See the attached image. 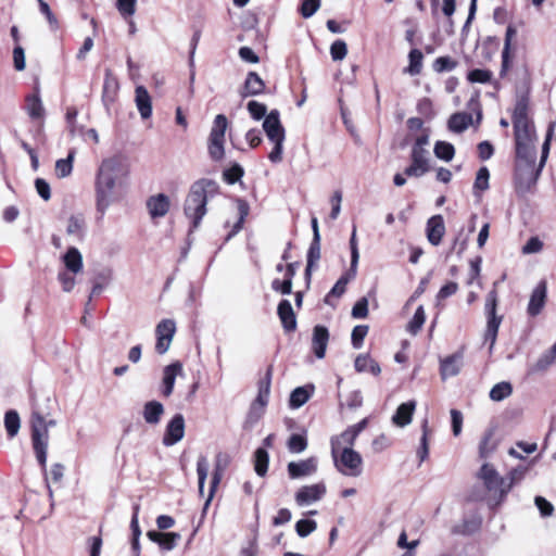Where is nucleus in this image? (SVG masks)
Returning a JSON list of instances; mask_svg holds the SVG:
<instances>
[{
    "mask_svg": "<svg viewBox=\"0 0 556 556\" xmlns=\"http://www.w3.org/2000/svg\"><path fill=\"white\" fill-rule=\"evenodd\" d=\"M129 169L121 156H112L103 160L98 168L96 177L97 208L104 213L112 203L113 192L117 186L128 176Z\"/></svg>",
    "mask_w": 556,
    "mask_h": 556,
    "instance_id": "nucleus-1",
    "label": "nucleus"
},
{
    "mask_svg": "<svg viewBox=\"0 0 556 556\" xmlns=\"http://www.w3.org/2000/svg\"><path fill=\"white\" fill-rule=\"evenodd\" d=\"M217 192L218 185L212 179L201 178L191 185L184 203V213L190 219L192 229H197L200 226L202 218L206 214L208 199Z\"/></svg>",
    "mask_w": 556,
    "mask_h": 556,
    "instance_id": "nucleus-2",
    "label": "nucleus"
},
{
    "mask_svg": "<svg viewBox=\"0 0 556 556\" xmlns=\"http://www.w3.org/2000/svg\"><path fill=\"white\" fill-rule=\"evenodd\" d=\"M513 125L515 132L516 152L536 151L534 146L535 131L528 116L527 106L518 103L514 111Z\"/></svg>",
    "mask_w": 556,
    "mask_h": 556,
    "instance_id": "nucleus-3",
    "label": "nucleus"
},
{
    "mask_svg": "<svg viewBox=\"0 0 556 556\" xmlns=\"http://www.w3.org/2000/svg\"><path fill=\"white\" fill-rule=\"evenodd\" d=\"M536 151L516 152L515 182L519 192L535 185L542 168L535 166Z\"/></svg>",
    "mask_w": 556,
    "mask_h": 556,
    "instance_id": "nucleus-4",
    "label": "nucleus"
},
{
    "mask_svg": "<svg viewBox=\"0 0 556 556\" xmlns=\"http://www.w3.org/2000/svg\"><path fill=\"white\" fill-rule=\"evenodd\" d=\"M263 129L268 140L274 143V148L268 154L269 161L273 163H280L282 161L286 132L277 110H273L266 115L263 122Z\"/></svg>",
    "mask_w": 556,
    "mask_h": 556,
    "instance_id": "nucleus-5",
    "label": "nucleus"
},
{
    "mask_svg": "<svg viewBox=\"0 0 556 556\" xmlns=\"http://www.w3.org/2000/svg\"><path fill=\"white\" fill-rule=\"evenodd\" d=\"M30 427H31V443L33 448L36 454V458L40 464L41 468L46 469L47 464V451L49 443V430L48 424L45 417L33 409L30 417Z\"/></svg>",
    "mask_w": 556,
    "mask_h": 556,
    "instance_id": "nucleus-6",
    "label": "nucleus"
},
{
    "mask_svg": "<svg viewBox=\"0 0 556 556\" xmlns=\"http://www.w3.org/2000/svg\"><path fill=\"white\" fill-rule=\"evenodd\" d=\"M227 128V117L224 114L216 115L207 138V153L211 160L215 162L222 161L225 156Z\"/></svg>",
    "mask_w": 556,
    "mask_h": 556,
    "instance_id": "nucleus-7",
    "label": "nucleus"
},
{
    "mask_svg": "<svg viewBox=\"0 0 556 556\" xmlns=\"http://www.w3.org/2000/svg\"><path fill=\"white\" fill-rule=\"evenodd\" d=\"M334 467L346 477H358L363 472V458L354 450L343 448L336 455H331Z\"/></svg>",
    "mask_w": 556,
    "mask_h": 556,
    "instance_id": "nucleus-8",
    "label": "nucleus"
},
{
    "mask_svg": "<svg viewBox=\"0 0 556 556\" xmlns=\"http://www.w3.org/2000/svg\"><path fill=\"white\" fill-rule=\"evenodd\" d=\"M270 383H271V369H267L265 376L258 381V392L255 401L251 405L249 417L250 419L257 420L264 413V408L266 407L269 394H270Z\"/></svg>",
    "mask_w": 556,
    "mask_h": 556,
    "instance_id": "nucleus-9",
    "label": "nucleus"
},
{
    "mask_svg": "<svg viewBox=\"0 0 556 556\" xmlns=\"http://www.w3.org/2000/svg\"><path fill=\"white\" fill-rule=\"evenodd\" d=\"M176 331V324L172 319H163L161 320L155 329L156 333V344L155 351L159 354H165L173 341L174 334Z\"/></svg>",
    "mask_w": 556,
    "mask_h": 556,
    "instance_id": "nucleus-10",
    "label": "nucleus"
},
{
    "mask_svg": "<svg viewBox=\"0 0 556 556\" xmlns=\"http://www.w3.org/2000/svg\"><path fill=\"white\" fill-rule=\"evenodd\" d=\"M428 170V151L420 147H414L412 150V164L405 169V175L420 177Z\"/></svg>",
    "mask_w": 556,
    "mask_h": 556,
    "instance_id": "nucleus-11",
    "label": "nucleus"
},
{
    "mask_svg": "<svg viewBox=\"0 0 556 556\" xmlns=\"http://www.w3.org/2000/svg\"><path fill=\"white\" fill-rule=\"evenodd\" d=\"M480 478L483 480L484 485L490 491L500 492L504 494L510 489V484H505L504 479L498 477L494 468L488 464H484L480 469Z\"/></svg>",
    "mask_w": 556,
    "mask_h": 556,
    "instance_id": "nucleus-12",
    "label": "nucleus"
},
{
    "mask_svg": "<svg viewBox=\"0 0 556 556\" xmlns=\"http://www.w3.org/2000/svg\"><path fill=\"white\" fill-rule=\"evenodd\" d=\"M185 434V419L181 414L175 415L166 426L163 444L172 446L179 442Z\"/></svg>",
    "mask_w": 556,
    "mask_h": 556,
    "instance_id": "nucleus-13",
    "label": "nucleus"
},
{
    "mask_svg": "<svg viewBox=\"0 0 556 556\" xmlns=\"http://www.w3.org/2000/svg\"><path fill=\"white\" fill-rule=\"evenodd\" d=\"M326 493L324 483L302 486L295 494V502L299 506H304L319 501Z\"/></svg>",
    "mask_w": 556,
    "mask_h": 556,
    "instance_id": "nucleus-14",
    "label": "nucleus"
},
{
    "mask_svg": "<svg viewBox=\"0 0 556 556\" xmlns=\"http://www.w3.org/2000/svg\"><path fill=\"white\" fill-rule=\"evenodd\" d=\"M182 375V364L180 362L172 363L164 367L162 378V394L168 397L174 390L175 380Z\"/></svg>",
    "mask_w": 556,
    "mask_h": 556,
    "instance_id": "nucleus-15",
    "label": "nucleus"
},
{
    "mask_svg": "<svg viewBox=\"0 0 556 556\" xmlns=\"http://www.w3.org/2000/svg\"><path fill=\"white\" fill-rule=\"evenodd\" d=\"M317 470V458L309 457L300 462L288 464V473L291 479H298L313 475Z\"/></svg>",
    "mask_w": 556,
    "mask_h": 556,
    "instance_id": "nucleus-16",
    "label": "nucleus"
},
{
    "mask_svg": "<svg viewBox=\"0 0 556 556\" xmlns=\"http://www.w3.org/2000/svg\"><path fill=\"white\" fill-rule=\"evenodd\" d=\"M516 36H517L516 27L511 24L508 25L506 28L504 47H503V51H502V65H501V71H500L501 77L505 76L510 68L511 46H513V40L515 39Z\"/></svg>",
    "mask_w": 556,
    "mask_h": 556,
    "instance_id": "nucleus-17",
    "label": "nucleus"
},
{
    "mask_svg": "<svg viewBox=\"0 0 556 556\" xmlns=\"http://www.w3.org/2000/svg\"><path fill=\"white\" fill-rule=\"evenodd\" d=\"M170 207L169 198L164 193L152 195L147 201V208L152 218L165 216Z\"/></svg>",
    "mask_w": 556,
    "mask_h": 556,
    "instance_id": "nucleus-18",
    "label": "nucleus"
},
{
    "mask_svg": "<svg viewBox=\"0 0 556 556\" xmlns=\"http://www.w3.org/2000/svg\"><path fill=\"white\" fill-rule=\"evenodd\" d=\"M427 238L432 245H439L445 233V225L441 215H434L427 222Z\"/></svg>",
    "mask_w": 556,
    "mask_h": 556,
    "instance_id": "nucleus-19",
    "label": "nucleus"
},
{
    "mask_svg": "<svg viewBox=\"0 0 556 556\" xmlns=\"http://www.w3.org/2000/svg\"><path fill=\"white\" fill-rule=\"evenodd\" d=\"M328 341V329L320 325L315 326L313 330L312 349L317 358H323L325 356Z\"/></svg>",
    "mask_w": 556,
    "mask_h": 556,
    "instance_id": "nucleus-20",
    "label": "nucleus"
},
{
    "mask_svg": "<svg viewBox=\"0 0 556 556\" xmlns=\"http://www.w3.org/2000/svg\"><path fill=\"white\" fill-rule=\"evenodd\" d=\"M463 365V353L457 352L441 361L440 372L442 379L458 375Z\"/></svg>",
    "mask_w": 556,
    "mask_h": 556,
    "instance_id": "nucleus-21",
    "label": "nucleus"
},
{
    "mask_svg": "<svg viewBox=\"0 0 556 556\" xmlns=\"http://www.w3.org/2000/svg\"><path fill=\"white\" fill-rule=\"evenodd\" d=\"M135 102L141 118L147 119L152 115V99L143 86H137L135 90Z\"/></svg>",
    "mask_w": 556,
    "mask_h": 556,
    "instance_id": "nucleus-22",
    "label": "nucleus"
},
{
    "mask_svg": "<svg viewBox=\"0 0 556 556\" xmlns=\"http://www.w3.org/2000/svg\"><path fill=\"white\" fill-rule=\"evenodd\" d=\"M277 313L286 331H294L296 329L295 314L288 300L280 301Z\"/></svg>",
    "mask_w": 556,
    "mask_h": 556,
    "instance_id": "nucleus-23",
    "label": "nucleus"
},
{
    "mask_svg": "<svg viewBox=\"0 0 556 556\" xmlns=\"http://www.w3.org/2000/svg\"><path fill=\"white\" fill-rule=\"evenodd\" d=\"M119 85L117 78L113 75L111 70H105L102 99L106 106L115 101Z\"/></svg>",
    "mask_w": 556,
    "mask_h": 556,
    "instance_id": "nucleus-24",
    "label": "nucleus"
},
{
    "mask_svg": "<svg viewBox=\"0 0 556 556\" xmlns=\"http://www.w3.org/2000/svg\"><path fill=\"white\" fill-rule=\"evenodd\" d=\"M546 299V285L545 282H540L534 290L532 291L529 304H528V313L531 316H536L542 311Z\"/></svg>",
    "mask_w": 556,
    "mask_h": 556,
    "instance_id": "nucleus-25",
    "label": "nucleus"
},
{
    "mask_svg": "<svg viewBox=\"0 0 556 556\" xmlns=\"http://www.w3.org/2000/svg\"><path fill=\"white\" fill-rule=\"evenodd\" d=\"M147 536L154 543H157L160 547H162L165 551H172L176 544L177 541L180 540V534L176 532H157L154 530L148 531Z\"/></svg>",
    "mask_w": 556,
    "mask_h": 556,
    "instance_id": "nucleus-26",
    "label": "nucleus"
},
{
    "mask_svg": "<svg viewBox=\"0 0 556 556\" xmlns=\"http://www.w3.org/2000/svg\"><path fill=\"white\" fill-rule=\"evenodd\" d=\"M356 439L350 428L345 429L339 435L332 437L330 440L331 455H336L338 452L343 451V448L353 450Z\"/></svg>",
    "mask_w": 556,
    "mask_h": 556,
    "instance_id": "nucleus-27",
    "label": "nucleus"
},
{
    "mask_svg": "<svg viewBox=\"0 0 556 556\" xmlns=\"http://www.w3.org/2000/svg\"><path fill=\"white\" fill-rule=\"evenodd\" d=\"M264 90H265L264 80L258 76L257 73L250 72L247 75L241 96L243 98L251 97V96H257V94L263 93Z\"/></svg>",
    "mask_w": 556,
    "mask_h": 556,
    "instance_id": "nucleus-28",
    "label": "nucleus"
},
{
    "mask_svg": "<svg viewBox=\"0 0 556 556\" xmlns=\"http://www.w3.org/2000/svg\"><path fill=\"white\" fill-rule=\"evenodd\" d=\"M416 408L415 401H408L406 403H402L395 414L392 417V421L394 425L399 427H405L412 421L413 414Z\"/></svg>",
    "mask_w": 556,
    "mask_h": 556,
    "instance_id": "nucleus-29",
    "label": "nucleus"
},
{
    "mask_svg": "<svg viewBox=\"0 0 556 556\" xmlns=\"http://www.w3.org/2000/svg\"><path fill=\"white\" fill-rule=\"evenodd\" d=\"M164 414V406L157 401L147 402L143 406L142 416L147 424L157 425Z\"/></svg>",
    "mask_w": 556,
    "mask_h": 556,
    "instance_id": "nucleus-30",
    "label": "nucleus"
},
{
    "mask_svg": "<svg viewBox=\"0 0 556 556\" xmlns=\"http://www.w3.org/2000/svg\"><path fill=\"white\" fill-rule=\"evenodd\" d=\"M63 263L68 271L78 274L83 270V256L78 249L70 248L63 256Z\"/></svg>",
    "mask_w": 556,
    "mask_h": 556,
    "instance_id": "nucleus-31",
    "label": "nucleus"
},
{
    "mask_svg": "<svg viewBox=\"0 0 556 556\" xmlns=\"http://www.w3.org/2000/svg\"><path fill=\"white\" fill-rule=\"evenodd\" d=\"M86 231V223L80 215L71 216L67 220L66 233L76 241L83 240Z\"/></svg>",
    "mask_w": 556,
    "mask_h": 556,
    "instance_id": "nucleus-32",
    "label": "nucleus"
},
{
    "mask_svg": "<svg viewBox=\"0 0 556 556\" xmlns=\"http://www.w3.org/2000/svg\"><path fill=\"white\" fill-rule=\"evenodd\" d=\"M472 115L470 113L458 112L448 119V129L453 132H463L472 125Z\"/></svg>",
    "mask_w": 556,
    "mask_h": 556,
    "instance_id": "nucleus-33",
    "label": "nucleus"
},
{
    "mask_svg": "<svg viewBox=\"0 0 556 556\" xmlns=\"http://www.w3.org/2000/svg\"><path fill=\"white\" fill-rule=\"evenodd\" d=\"M26 111L30 118L42 119L45 116V108L38 93L29 94L26 98Z\"/></svg>",
    "mask_w": 556,
    "mask_h": 556,
    "instance_id": "nucleus-34",
    "label": "nucleus"
},
{
    "mask_svg": "<svg viewBox=\"0 0 556 556\" xmlns=\"http://www.w3.org/2000/svg\"><path fill=\"white\" fill-rule=\"evenodd\" d=\"M355 369L358 372L369 371L378 376L381 371L380 366L368 354H361L356 357L354 363Z\"/></svg>",
    "mask_w": 556,
    "mask_h": 556,
    "instance_id": "nucleus-35",
    "label": "nucleus"
},
{
    "mask_svg": "<svg viewBox=\"0 0 556 556\" xmlns=\"http://www.w3.org/2000/svg\"><path fill=\"white\" fill-rule=\"evenodd\" d=\"M356 270L353 269V267H350V270L345 273L343 276L340 277V279L336 282V285L332 287L328 295L326 296V302H328L330 296H341L345 292L346 285L355 278Z\"/></svg>",
    "mask_w": 556,
    "mask_h": 556,
    "instance_id": "nucleus-36",
    "label": "nucleus"
},
{
    "mask_svg": "<svg viewBox=\"0 0 556 556\" xmlns=\"http://www.w3.org/2000/svg\"><path fill=\"white\" fill-rule=\"evenodd\" d=\"M225 458L226 459V454H223V453H219L217 456H216V464H215V470H214V473H213V477H212V482H211V488H210V494H208V497L205 502V505H204V509L207 508V506L210 505L213 496H214V493L217 489V485L219 484L220 480H222V477H223V467H220V460Z\"/></svg>",
    "mask_w": 556,
    "mask_h": 556,
    "instance_id": "nucleus-37",
    "label": "nucleus"
},
{
    "mask_svg": "<svg viewBox=\"0 0 556 556\" xmlns=\"http://www.w3.org/2000/svg\"><path fill=\"white\" fill-rule=\"evenodd\" d=\"M496 285H497V282H494V288L486 295L484 311H485L488 320L494 319V320L502 321V317L496 315V307H497V292L495 289Z\"/></svg>",
    "mask_w": 556,
    "mask_h": 556,
    "instance_id": "nucleus-38",
    "label": "nucleus"
},
{
    "mask_svg": "<svg viewBox=\"0 0 556 556\" xmlns=\"http://www.w3.org/2000/svg\"><path fill=\"white\" fill-rule=\"evenodd\" d=\"M75 151H70L66 159H60L55 162V175L58 178H65L72 174Z\"/></svg>",
    "mask_w": 556,
    "mask_h": 556,
    "instance_id": "nucleus-39",
    "label": "nucleus"
},
{
    "mask_svg": "<svg viewBox=\"0 0 556 556\" xmlns=\"http://www.w3.org/2000/svg\"><path fill=\"white\" fill-rule=\"evenodd\" d=\"M4 427L9 438H14L21 428V419L16 410H8L4 415Z\"/></svg>",
    "mask_w": 556,
    "mask_h": 556,
    "instance_id": "nucleus-40",
    "label": "nucleus"
},
{
    "mask_svg": "<svg viewBox=\"0 0 556 556\" xmlns=\"http://www.w3.org/2000/svg\"><path fill=\"white\" fill-rule=\"evenodd\" d=\"M513 393V387L507 381H502L493 386L490 391V399L494 402H501Z\"/></svg>",
    "mask_w": 556,
    "mask_h": 556,
    "instance_id": "nucleus-41",
    "label": "nucleus"
},
{
    "mask_svg": "<svg viewBox=\"0 0 556 556\" xmlns=\"http://www.w3.org/2000/svg\"><path fill=\"white\" fill-rule=\"evenodd\" d=\"M254 469L255 472L263 477L266 475L268 469L269 456L265 448H257L254 454Z\"/></svg>",
    "mask_w": 556,
    "mask_h": 556,
    "instance_id": "nucleus-42",
    "label": "nucleus"
},
{
    "mask_svg": "<svg viewBox=\"0 0 556 556\" xmlns=\"http://www.w3.org/2000/svg\"><path fill=\"white\" fill-rule=\"evenodd\" d=\"M434 155L445 162L453 160L455 154L454 146L446 141H437L433 149Z\"/></svg>",
    "mask_w": 556,
    "mask_h": 556,
    "instance_id": "nucleus-43",
    "label": "nucleus"
},
{
    "mask_svg": "<svg viewBox=\"0 0 556 556\" xmlns=\"http://www.w3.org/2000/svg\"><path fill=\"white\" fill-rule=\"evenodd\" d=\"M311 397V393L304 387L295 388L290 395L289 404L292 408H299L304 405Z\"/></svg>",
    "mask_w": 556,
    "mask_h": 556,
    "instance_id": "nucleus-44",
    "label": "nucleus"
},
{
    "mask_svg": "<svg viewBox=\"0 0 556 556\" xmlns=\"http://www.w3.org/2000/svg\"><path fill=\"white\" fill-rule=\"evenodd\" d=\"M287 447L293 454L302 453L307 447V439L303 434L294 433L289 438Z\"/></svg>",
    "mask_w": 556,
    "mask_h": 556,
    "instance_id": "nucleus-45",
    "label": "nucleus"
},
{
    "mask_svg": "<svg viewBox=\"0 0 556 556\" xmlns=\"http://www.w3.org/2000/svg\"><path fill=\"white\" fill-rule=\"evenodd\" d=\"M197 473H198V484H199V493L201 495H203V492H204V484H205V480L207 478V475H208V462L206 459V457L204 456H200L198 458V463H197Z\"/></svg>",
    "mask_w": 556,
    "mask_h": 556,
    "instance_id": "nucleus-46",
    "label": "nucleus"
},
{
    "mask_svg": "<svg viewBox=\"0 0 556 556\" xmlns=\"http://www.w3.org/2000/svg\"><path fill=\"white\" fill-rule=\"evenodd\" d=\"M320 258V240H312L311 247L307 252V265H306V275H309L311 269Z\"/></svg>",
    "mask_w": 556,
    "mask_h": 556,
    "instance_id": "nucleus-47",
    "label": "nucleus"
},
{
    "mask_svg": "<svg viewBox=\"0 0 556 556\" xmlns=\"http://www.w3.org/2000/svg\"><path fill=\"white\" fill-rule=\"evenodd\" d=\"M425 320H426V314H425V309H424V306H418L412 320L408 323L407 325V330L412 333V334H416L422 327V325L425 324Z\"/></svg>",
    "mask_w": 556,
    "mask_h": 556,
    "instance_id": "nucleus-48",
    "label": "nucleus"
},
{
    "mask_svg": "<svg viewBox=\"0 0 556 556\" xmlns=\"http://www.w3.org/2000/svg\"><path fill=\"white\" fill-rule=\"evenodd\" d=\"M408 58L409 66L407 67V72L410 75H418L422 67V53L418 49H413L409 52Z\"/></svg>",
    "mask_w": 556,
    "mask_h": 556,
    "instance_id": "nucleus-49",
    "label": "nucleus"
},
{
    "mask_svg": "<svg viewBox=\"0 0 556 556\" xmlns=\"http://www.w3.org/2000/svg\"><path fill=\"white\" fill-rule=\"evenodd\" d=\"M421 428H422V435L420 439V445L417 450V455L419 456L420 462H424L428 457V454H429L428 435L430 433V430L428 428L427 420H425L422 422Z\"/></svg>",
    "mask_w": 556,
    "mask_h": 556,
    "instance_id": "nucleus-50",
    "label": "nucleus"
},
{
    "mask_svg": "<svg viewBox=\"0 0 556 556\" xmlns=\"http://www.w3.org/2000/svg\"><path fill=\"white\" fill-rule=\"evenodd\" d=\"M317 528V523L315 520L311 519H301L295 525V531L299 536L306 538L312 532H314Z\"/></svg>",
    "mask_w": 556,
    "mask_h": 556,
    "instance_id": "nucleus-51",
    "label": "nucleus"
},
{
    "mask_svg": "<svg viewBox=\"0 0 556 556\" xmlns=\"http://www.w3.org/2000/svg\"><path fill=\"white\" fill-rule=\"evenodd\" d=\"M320 8V0H301L300 13L304 18L313 16Z\"/></svg>",
    "mask_w": 556,
    "mask_h": 556,
    "instance_id": "nucleus-52",
    "label": "nucleus"
},
{
    "mask_svg": "<svg viewBox=\"0 0 556 556\" xmlns=\"http://www.w3.org/2000/svg\"><path fill=\"white\" fill-rule=\"evenodd\" d=\"M501 323H502L501 320H494V319L486 321L484 339H485V341H490V350H492L495 344Z\"/></svg>",
    "mask_w": 556,
    "mask_h": 556,
    "instance_id": "nucleus-53",
    "label": "nucleus"
},
{
    "mask_svg": "<svg viewBox=\"0 0 556 556\" xmlns=\"http://www.w3.org/2000/svg\"><path fill=\"white\" fill-rule=\"evenodd\" d=\"M348 54L345 41L338 39L330 47V55L333 61H342Z\"/></svg>",
    "mask_w": 556,
    "mask_h": 556,
    "instance_id": "nucleus-54",
    "label": "nucleus"
},
{
    "mask_svg": "<svg viewBox=\"0 0 556 556\" xmlns=\"http://www.w3.org/2000/svg\"><path fill=\"white\" fill-rule=\"evenodd\" d=\"M556 358V355L549 350L544 353L535 364L531 367V372H539L545 370Z\"/></svg>",
    "mask_w": 556,
    "mask_h": 556,
    "instance_id": "nucleus-55",
    "label": "nucleus"
},
{
    "mask_svg": "<svg viewBox=\"0 0 556 556\" xmlns=\"http://www.w3.org/2000/svg\"><path fill=\"white\" fill-rule=\"evenodd\" d=\"M247 109H248L250 115L256 121H260L263 117H266V115H267L266 105L261 102L254 101V100H252L248 103Z\"/></svg>",
    "mask_w": 556,
    "mask_h": 556,
    "instance_id": "nucleus-56",
    "label": "nucleus"
},
{
    "mask_svg": "<svg viewBox=\"0 0 556 556\" xmlns=\"http://www.w3.org/2000/svg\"><path fill=\"white\" fill-rule=\"evenodd\" d=\"M456 66L457 62L450 56H440L433 63L434 71L439 73L453 71Z\"/></svg>",
    "mask_w": 556,
    "mask_h": 556,
    "instance_id": "nucleus-57",
    "label": "nucleus"
},
{
    "mask_svg": "<svg viewBox=\"0 0 556 556\" xmlns=\"http://www.w3.org/2000/svg\"><path fill=\"white\" fill-rule=\"evenodd\" d=\"M467 78L471 83L485 84L491 80L492 72L489 70H480V68L472 70L468 73Z\"/></svg>",
    "mask_w": 556,
    "mask_h": 556,
    "instance_id": "nucleus-58",
    "label": "nucleus"
},
{
    "mask_svg": "<svg viewBox=\"0 0 556 556\" xmlns=\"http://www.w3.org/2000/svg\"><path fill=\"white\" fill-rule=\"evenodd\" d=\"M489 178H490L489 169L486 167H481L478 170L477 176H476V180L473 184L475 190H480V191L486 190L489 188Z\"/></svg>",
    "mask_w": 556,
    "mask_h": 556,
    "instance_id": "nucleus-59",
    "label": "nucleus"
},
{
    "mask_svg": "<svg viewBox=\"0 0 556 556\" xmlns=\"http://www.w3.org/2000/svg\"><path fill=\"white\" fill-rule=\"evenodd\" d=\"M368 332V326L365 325H358L354 327L352 331V344L355 349H359L363 344L364 338L367 336Z\"/></svg>",
    "mask_w": 556,
    "mask_h": 556,
    "instance_id": "nucleus-60",
    "label": "nucleus"
},
{
    "mask_svg": "<svg viewBox=\"0 0 556 556\" xmlns=\"http://www.w3.org/2000/svg\"><path fill=\"white\" fill-rule=\"evenodd\" d=\"M13 64L14 68L22 72L26 67L25 51L21 45H15L13 49Z\"/></svg>",
    "mask_w": 556,
    "mask_h": 556,
    "instance_id": "nucleus-61",
    "label": "nucleus"
},
{
    "mask_svg": "<svg viewBox=\"0 0 556 556\" xmlns=\"http://www.w3.org/2000/svg\"><path fill=\"white\" fill-rule=\"evenodd\" d=\"M243 168L239 164H235L230 168L226 169L223 176L228 184L232 185L243 176Z\"/></svg>",
    "mask_w": 556,
    "mask_h": 556,
    "instance_id": "nucleus-62",
    "label": "nucleus"
},
{
    "mask_svg": "<svg viewBox=\"0 0 556 556\" xmlns=\"http://www.w3.org/2000/svg\"><path fill=\"white\" fill-rule=\"evenodd\" d=\"M137 0H117V10L123 16H131L136 12Z\"/></svg>",
    "mask_w": 556,
    "mask_h": 556,
    "instance_id": "nucleus-63",
    "label": "nucleus"
},
{
    "mask_svg": "<svg viewBox=\"0 0 556 556\" xmlns=\"http://www.w3.org/2000/svg\"><path fill=\"white\" fill-rule=\"evenodd\" d=\"M368 315V300L366 298L359 299L352 308V316L354 318H365Z\"/></svg>",
    "mask_w": 556,
    "mask_h": 556,
    "instance_id": "nucleus-64",
    "label": "nucleus"
}]
</instances>
